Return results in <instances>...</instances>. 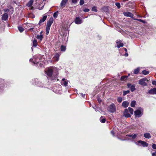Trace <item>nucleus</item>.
Segmentation results:
<instances>
[{
	"mask_svg": "<svg viewBox=\"0 0 156 156\" xmlns=\"http://www.w3.org/2000/svg\"><path fill=\"white\" fill-rule=\"evenodd\" d=\"M53 18H51L47 23L46 27V34L47 35H48L49 33L51 26L53 23Z\"/></svg>",
	"mask_w": 156,
	"mask_h": 156,
	"instance_id": "f257e3e1",
	"label": "nucleus"
},
{
	"mask_svg": "<svg viewBox=\"0 0 156 156\" xmlns=\"http://www.w3.org/2000/svg\"><path fill=\"white\" fill-rule=\"evenodd\" d=\"M149 80L147 78H143L140 79L139 81V83L140 85L143 86H147V83L145 82L146 81L148 82Z\"/></svg>",
	"mask_w": 156,
	"mask_h": 156,
	"instance_id": "f03ea898",
	"label": "nucleus"
},
{
	"mask_svg": "<svg viewBox=\"0 0 156 156\" xmlns=\"http://www.w3.org/2000/svg\"><path fill=\"white\" fill-rule=\"evenodd\" d=\"M109 111L111 112H114L116 111V108L114 104H112L109 107Z\"/></svg>",
	"mask_w": 156,
	"mask_h": 156,
	"instance_id": "7ed1b4c3",
	"label": "nucleus"
},
{
	"mask_svg": "<svg viewBox=\"0 0 156 156\" xmlns=\"http://www.w3.org/2000/svg\"><path fill=\"white\" fill-rule=\"evenodd\" d=\"M134 113L135 116L136 117H140L143 115V113L141 112V111L139 109H137L135 111Z\"/></svg>",
	"mask_w": 156,
	"mask_h": 156,
	"instance_id": "20e7f679",
	"label": "nucleus"
},
{
	"mask_svg": "<svg viewBox=\"0 0 156 156\" xmlns=\"http://www.w3.org/2000/svg\"><path fill=\"white\" fill-rule=\"evenodd\" d=\"M41 58H36L35 60H34V61H33V64H36L37 65L39 64L40 66V67H41L43 65L42 64L40 63V62L41 61Z\"/></svg>",
	"mask_w": 156,
	"mask_h": 156,
	"instance_id": "39448f33",
	"label": "nucleus"
},
{
	"mask_svg": "<svg viewBox=\"0 0 156 156\" xmlns=\"http://www.w3.org/2000/svg\"><path fill=\"white\" fill-rule=\"evenodd\" d=\"M8 7L9 9H4V12H9L10 10H11V11L10 12H11V14H12L13 12L14 11V9L13 8L12 6L9 5L8 6Z\"/></svg>",
	"mask_w": 156,
	"mask_h": 156,
	"instance_id": "423d86ee",
	"label": "nucleus"
},
{
	"mask_svg": "<svg viewBox=\"0 0 156 156\" xmlns=\"http://www.w3.org/2000/svg\"><path fill=\"white\" fill-rule=\"evenodd\" d=\"M127 86L128 88H129L131 92H133L136 90L135 86L134 84L132 85L130 83L127 84Z\"/></svg>",
	"mask_w": 156,
	"mask_h": 156,
	"instance_id": "0eeeda50",
	"label": "nucleus"
},
{
	"mask_svg": "<svg viewBox=\"0 0 156 156\" xmlns=\"http://www.w3.org/2000/svg\"><path fill=\"white\" fill-rule=\"evenodd\" d=\"M123 14L126 16L132 18L134 19L133 18V17L134 16L133 14L130 12H124L123 13Z\"/></svg>",
	"mask_w": 156,
	"mask_h": 156,
	"instance_id": "6e6552de",
	"label": "nucleus"
},
{
	"mask_svg": "<svg viewBox=\"0 0 156 156\" xmlns=\"http://www.w3.org/2000/svg\"><path fill=\"white\" fill-rule=\"evenodd\" d=\"M8 18V14L6 13H5L2 15V20L4 21H7Z\"/></svg>",
	"mask_w": 156,
	"mask_h": 156,
	"instance_id": "1a4fd4ad",
	"label": "nucleus"
},
{
	"mask_svg": "<svg viewBox=\"0 0 156 156\" xmlns=\"http://www.w3.org/2000/svg\"><path fill=\"white\" fill-rule=\"evenodd\" d=\"M53 73V70L51 69H48L46 72V73L47 75L49 77L52 76Z\"/></svg>",
	"mask_w": 156,
	"mask_h": 156,
	"instance_id": "9d476101",
	"label": "nucleus"
},
{
	"mask_svg": "<svg viewBox=\"0 0 156 156\" xmlns=\"http://www.w3.org/2000/svg\"><path fill=\"white\" fill-rule=\"evenodd\" d=\"M75 22L76 24H80L82 23V20L79 17H76L75 20Z\"/></svg>",
	"mask_w": 156,
	"mask_h": 156,
	"instance_id": "9b49d317",
	"label": "nucleus"
},
{
	"mask_svg": "<svg viewBox=\"0 0 156 156\" xmlns=\"http://www.w3.org/2000/svg\"><path fill=\"white\" fill-rule=\"evenodd\" d=\"M138 143L141 144L144 147H147L148 146V144L146 142L141 140L138 141Z\"/></svg>",
	"mask_w": 156,
	"mask_h": 156,
	"instance_id": "f8f14e48",
	"label": "nucleus"
},
{
	"mask_svg": "<svg viewBox=\"0 0 156 156\" xmlns=\"http://www.w3.org/2000/svg\"><path fill=\"white\" fill-rule=\"evenodd\" d=\"M68 0H62L60 4L61 7L63 8L65 7Z\"/></svg>",
	"mask_w": 156,
	"mask_h": 156,
	"instance_id": "ddd939ff",
	"label": "nucleus"
},
{
	"mask_svg": "<svg viewBox=\"0 0 156 156\" xmlns=\"http://www.w3.org/2000/svg\"><path fill=\"white\" fill-rule=\"evenodd\" d=\"M47 18V16H44L40 20L39 22L38 23V25H41V23L44 22L46 20Z\"/></svg>",
	"mask_w": 156,
	"mask_h": 156,
	"instance_id": "4468645a",
	"label": "nucleus"
},
{
	"mask_svg": "<svg viewBox=\"0 0 156 156\" xmlns=\"http://www.w3.org/2000/svg\"><path fill=\"white\" fill-rule=\"evenodd\" d=\"M129 105V103L128 101H124L122 104V106L123 107L126 108Z\"/></svg>",
	"mask_w": 156,
	"mask_h": 156,
	"instance_id": "2eb2a0df",
	"label": "nucleus"
},
{
	"mask_svg": "<svg viewBox=\"0 0 156 156\" xmlns=\"http://www.w3.org/2000/svg\"><path fill=\"white\" fill-rule=\"evenodd\" d=\"M148 92L149 94H156L154 88L148 90Z\"/></svg>",
	"mask_w": 156,
	"mask_h": 156,
	"instance_id": "dca6fc26",
	"label": "nucleus"
},
{
	"mask_svg": "<svg viewBox=\"0 0 156 156\" xmlns=\"http://www.w3.org/2000/svg\"><path fill=\"white\" fill-rule=\"evenodd\" d=\"M34 2L33 0H30L29 2H28L27 4V6L28 7H30L31 6H32L33 3Z\"/></svg>",
	"mask_w": 156,
	"mask_h": 156,
	"instance_id": "f3484780",
	"label": "nucleus"
},
{
	"mask_svg": "<svg viewBox=\"0 0 156 156\" xmlns=\"http://www.w3.org/2000/svg\"><path fill=\"white\" fill-rule=\"evenodd\" d=\"M144 137L147 139H150L151 138V136L149 133H145L144 134Z\"/></svg>",
	"mask_w": 156,
	"mask_h": 156,
	"instance_id": "a211bd4d",
	"label": "nucleus"
},
{
	"mask_svg": "<svg viewBox=\"0 0 156 156\" xmlns=\"http://www.w3.org/2000/svg\"><path fill=\"white\" fill-rule=\"evenodd\" d=\"M37 39H39L40 41H42L43 38V35L42 34H40V35H37L36 37Z\"/></svg>",
	"mask_w": 156,
	"mask_h": 156,
	"instance_id": "6ab92c4d",
	"label": "nucleus"
},
{
	"mask_svg": "<svg viewBox=\"0 0 156 156\" xmlns=\"http://www.w3.org/2000/svg\"><path fill=\"white\" fill-rule=\"evenodd\" d=\"M116 43L117 44V47L119 48L123 46L124 44L122 43H119L118 41H116Z\"/></svg>",
	"mask_w": 156,
	"mask_h": 156,
	"instance_id": "aec40b11",
	"label": "nucleus"
},
{
	"mask_svg": "<svg viewBox=\"0 0 156 156\" xmlns=\"http://www.w3.org/2000/svg\"><path fill=\"white\" fill-rule=\"evenodd\" d=\"M133 19L134 20H137L139 22H142L144 23H147L146 22L145 20H143L142 19H136V18H134Z\"/></svg>",
	"mask_w": 156,
	"mask_h": 156,
	"instance_id": "412c9836",
	"label": "nucleus"
},
{
	"mask_svg": "<svg viewBox=\"0 0 156 156\" xmlns=\"http://www.w3.org/2000/svg\"><path fill=\"white\" fill-rule=\"evenodd\" d=\"M37 40L34 39L33 41V46L36 47L37 46Z\"/></svg>",
	"mask_w": 156,
	"mask_h": 156,
	"instance_id": "4be33fe9",
	"label": "nucleus"
},
{
	"mask_svg": "<svg viewBox=\"0 0 156 156\" xmlns=\"http://www.w3.org/2000/svg\"><path fill=\"white\" fill-rule=\"evenodd\" d=\"M127 77L128 76H122L121 77L120 80L122 81H125V80H126Z\"/></svg>",
	"mask_w": 156,
	"mask_h": 156,
	"instance_id": "5701e85b",
	"label": "nucleus"
},
{
	"mask_svg": "<svg viewBox=\"0 0 156 156\" xmlns=\"http://www.w3.org/2000/svg\"><path fill=\"white\" fill-rule=\"evenodd\" d=\"M66 47L64 45H62L61 46L60 50L62 51H65L66 50Z\"/></svg>",
	"mask_w": 156,
	"mask_h": 156,
	"instance_id": "b1692460",
	"label": "nucleus"
},
{
	"mask_svg": "<svg viewBox=\"0 0 156 156\" xmlns=\"http://www.w3.org/2000/svg\"><path fill=\"white\" fill-rule=\"evenodd\" d=\"M136 104V101L134 100L133 101L131 102V104H130V105L131 107H135V105Z\"/></svg>",
	"mask_w": 156,
	"mask_h": 156,
	"instance_id": "393cba45",
	"label": "nucleus"
},
{
	"mask_svg": "<svg viewBox=\"0 0 156 156\" xmlns=\"http://www.w3.org/2000/svg\"><path fill=\"white\" fill-rule=\"evenodd\" d=\"M18 28L20 33L22 32L24 30V28L20 26H18Z\"/></svg>",
	"mask_w": 156,
	"mask_h": 156,
	"instance_id": "a878e982",
	"label": "nucleus"
},
{
	"mask_svg": "<svg viewBox=\"0 0 156 156\" xmlns=\"http://www.w3.org/2000/svg\"><path fill=\"white\" fill-rule=\"evenodd\" d=\"M59 54L57 53L54 57V58H55L57 61H58L59 60Z\"/></svg>",
	"mask_w": 156,
	"mask_h": 156,
	"instance_id": "bb28decb",
	"label": "nucleus"
},
{
	"mask_svg": "<svg viewBox=\"0 0 156 156\" xmlns=\"http://www.w3.org/2000/svg\"><path fill=\"white\" fill-rule=\"evenodd\" d=\"M103 116H101L100 118V120L101 122L102 123H104L106 121V119L105 118H102Z\"/></svg>",
	"mask_w": 156,
	"mask_h": 156,
	"instance_id": "cd10ccee",
	"label": "nucleus"
},
{
	"mask_svg": "<svg viewBox=\"0 0 156 156\" xmlns=\"http://www.w3.org/2000/svg\"><path fill=\"white\" fill-rule=\"evenodd\" d=\"M142 72V73L145 75L148 74L149 73L148 71H147L146 70H143Z\"/></svg>",
	"mask_w": 156,
	"mask_h": 156,
	"instance_id": "c85d7f7f",
	"label": "nucleus"
},
{
	"mask_svg": "<svg viewBox=\"0 0 156 156\" xmlns=\"http://www.w3.org/2000/svg\"><path fill=\"white\" fill-rule=\"evenodd\" d=\"M140 69L139 68H137V69H134V73L135 74H137L139 72Z\"/></svg>",
	"mask_w": 156,
	"mask_h": 156,
	"instance_id": "c756f323",
	"label": "nucleus"
},
{
	"mask_svg": "<svg viewBox=\"0 0 156 156\" xmlns=\"http://www.w3.org/2000/svg\"><path fill=\"white\" fill-rule=\"evenodd\" d=\"M123 116H125L126 118H128L129 117H130L131 116V115L129 113H127L123 114Z\"/></svg>",
	"mask_w": 156,
	"mask_h": 156,
	"instance_id": "7c9ffc66",
	"label": "nucleus"
},
{
	"mask_svg": "<svg viewBox=\"0 0 156 156\" xmlns=\"http://www.w3.org/2000/svg\"><path fill=\"white\" fill-rule=\"evenodd\" d=\"M128 109L129 112L130 113V114H133V109L132 108L130 107H129L128 108Z\"/></svg>",
	"mask_w": 156,
	"mask_h": 156,
	"instance_id": "2f4dec72",
	"label": "nucleus"
},
{
	"mask_svg": "<svg viewBox=\"0 0 156 156\" xmlns=\"http://www.w3.org/2000/svg\"><path fill=\"white\" fill-rule=\"evenodd\" d=\"M130 93V91L129 90H127L126 91H124L123 92V96H125L126 94H129Z\"/></svg>",
	"mask_w": 156,
	"mask_h": 156,
	"instance_id": "473e14b6",
	"label": "nucleus"
},
{
	"mask_svg": "<svg viewBox=\"0 0 156 156\" xmlns=\"http://www.w3.org/2000/svg\"><path fill=\"white\" fill-rule=\"evenodd\" d=\"M115 5L117 7V8L118 9H119L120 8L121 6H120V3L119 2H116L115 3Z\"/></svg>",
	"mask_w": 156,
	"mask_h": 156,
	"instance_id": "72a5a7b5",
	"label": "nucleus"
},
{
	"mask_svg": "<svg viewBox=\"0 0 156 156\" xmlns=\"http://www.w3.org/2000/svg\"><path fill=\"white\" fill-rule=\"evenodd\" d=\"M58 11H56L54 12L53 14V17L54 18H56L58 16Z\"/></svg>",
	"mask_w": 156,
	"mask_h": 156,
	"instance_id": "f704fd0d",
	"label": "nucleus"
},
{
	"mask_svg": "<svg viewBox=\"0 0 156 156\" xmlns=\"http://www.w3.org/2000/svg\"><path fill=\"white\" fill-rule=\"evenodd\" d=\"M122 98L121 97H119L118 98L117 100L119 103H121L122 101Z\"/></svg>",
	"mask_w": 156,
	"mask_h": 156,
	"instance_id": "c9c22d12",
	"label": "nucleus"
},
{
	"mask_svg": "<svg viewBox=\"0 0 156 156\" xmlns=\"http://www.w3.org/2000/svg\"><path fill=\"white\" fill-rule=\"evenodd\" d=\"M68 83L67 81H64L62 85H63L64 86L66 87L68 85Z\"/></svg>",
	"mask_w": 156,
	"mask_h": 156,
	"instance_id": "e433bc0d",
	"label": "nucleus"
},
{
	"mask_svg": "<svg viewBox=\"0 0 156 156\" xmlns=\"http://www.w3.org/2000/svg\"><path fill=\"white\" fill-rule=\"evenodd\" d=\"M92 10L93 11L97 12V8L96 7L94 6L92 8Z\"/></svg>",
	"mask_w": 156,
	"mask_h": 156,
	"instance_id": "4c0bfd02",
	"label": "nucleus"
},
{
	"mask_svg": "<svg viewBox=\"0 0 156 156\" xmlns=\"http://www.w3.org/2000/svg\"><path fill=\"white\" fill-rule=\"evenodd\" d=\"M137 136V135L136 134H134L133 135H132V139H134L136 138Z\"/></svg>",
	"mask_w": 156,
	"mask_h": 156,
	"instance_id": "58836bf2",
	"label": "nucleus"
},
{
	"mask_svg": "<svg viewBox=\"0 0 156 156\" xmlns=\"http://www.w3.org/2000/svg\"><path fill=\"white\" fill-rule=\"evenodd\" d=\"M84 3V1L83 0H80V5H82Z\"/></svg>",
	"mask_w": 156,
	"mask_h": 156,
	"instance_id": "ea45409f",
	"label": "nucleus"
},
{
	"mask_svg": "<svg viewBox=\"0 0 156 156\" xmlns=\"http://www.w3.org/2000/svg\"><path fill=\"white\" fill-rule=\"evenodd\" d=\"M128 109L127 108L125 109L123 112V114H124L127 113H128Z\"/></svg>",
	"mask_w": 156,
	"mask_h": 156,
	"instance_id": "a19ab883",
	"label": "nucleus"
},
{
	"mask_svg": "<svg viewBox=\"0 0 156 156\" xmlns=\"http://www.w3.org/2000/svg\"><path fill=\"white\" fill-rule=\"evenodd\" d=\"M152 148L156 150V144H154L152 145Z\"/></svg>",
	"mask_w": 156,
	"mask_h": 156,
	"instance_id": "79ce46f5",
	"label": "nucleus"
},
{
	"mask_svg": "<svg viewBox=\"0 0 156 156\" xmlns=\"http://www.w3.org/2000/svg\"><path fill=\"white\" fill-rule=\"evenodd\" d=\"M98 101L99 104L101 103L102 101L101 99L99 97L98 98Z\"/></svg>",
	"mask_w": 156,
	"mask_h": 156,
	"instance_id": "37998d69",
	"label": "nucleus"
},
{
	"mask_svg": "<svg viewBox=\"0 0 156 156\" xmlns=\"http://www.w3.org/2000/svg\"><path fill=\"white\" fill-rule=\"evenodd\" d=\"M1 83V81H0V83ZM3 86H4L3 84H0V89H2L3 88Z\"/></svg>",
	"mask_w": 156,
	"mask_h": 156,
	"instance_id": "c03bdc74",
	"label": "nucleus"
},
{
	"mask_svg": "<svg viewBox=\"0 0 156 156\" xmlns=\"http://www.w3.org/2000/svg\"><path fill=\"white\" fill-rule=\"evenodd\" d=\"M111 134L113 136H115V132L113 130H112L111 132Z\"/></svg>",
	"mask_w": 156,
	"mask_h": 156,
	"instance_id": "a18cd8bd",
	"label": "nucleus"
},
{
	"mask_svg": "<svg viewBox=\"0 0 156 156\" xmlns=\"http://www.w3.org/2000/svg\"><path fill=\"white\" fill-rule=\"evenodd\" d=\"M83 11L85 12H88L89 11V9H85L83 10Z\"/></svg>",
	"mask_w": 156,
	"mask_h": 156,
	"instance_id": "49530a36",
	"label": "nucleus"
},
{
	"mask_svg": "<svg viewBox=\"0 0 156 156\" xmlns=\"http://www.w3.org/2000/svg\"><path fill=\"white\" fill-rule=\"evenodd\" d=\"M152 84L154 85H155L156 86V81L154 80L152 81Z\"/></svg>",
	"mask_w": 156,
	"mask_h": 156,
	"instance_id": "de8ad7c7",
	"label": "nucleus"
},
{
	"mask_svg": "<svg viewBox=\"0 0 156 156\" xmlns=\"http://www.w3.org/2000/svg\"><path fill=\"white\" fill-rule=\"evenodd\" d=\"M72 1L73 3H76L77 2V0H72Z\"/></svg>",
	"mask_w": 156,
	"mask_h": 156,
	"instance_id": "09e8293b",
	"label": "nucleus"
},
{
	"mask_svg": "<svg viewBox=\"0 0 156 156\" xmlns=\"http://www.w3.org/2000/svg\"><path fill=\"white\" fill-rule=\"evenodd\" d=\"M152 156H156V152H155L153 153L152 154Z\"/></svg>",
	"mask_w": 156,
	"mask_h": 156,
	"instance_id": "8fccbe9b",
	"label": "nucleus"
},
{
	"mask_svg": "<svg viewBox=\"0 0 156 156\" xmlns=\"http://www.w3.org/2000/svg\"><path fill=\"white\" fill-rule=\"evenodd\" d=\"M30 7V10H34L35 9V8L34 7L32 6H31V7Z\"/></svg>",
	"mask_w": 156,
	"mask_h": 156,
	"instance_id": "3c124183",
	"label": "nucleus"
},
{
	"mask_svg": "<svg viewBox=\"0 0 156 156\" xmlns=\"http://www.w3.org/2000/svg\"><path fill=\"white\" fill-rule=\"evenodd\" d=\"M30 62H32V63H33V61H33V59L32 58H31L30 59Z\"/></svg>",
	"mask_w": 156,
	"mask_h": 156,
	"instance_id": "603ef678",
	"label": "nucleus"
},
{
	"mask_svg": "<svg viewBox=\"0 0 156 156\" xmlns=\"http://www.w3.org/2000/svg\"><path fill=\"white\" fill-rule=\"evenodd\" d=\"M132 135L130 134H128L127 136L129 137H132Z\"/></svg>",
	"mask_w": 156,
	"mask_h": 156,
	"instance_id": "864d4df0",
	"label": "nucleus"
},
{
	"mask_svg": "<svg viewBox=\"0 0 156 156\" xmlns=\"http://www.w3.org/2000/svg\"><path fill=\"white\" fill-rule=\"evenodd\" d=\"M125 55L126 57L128 56V53H126L125 54Z\"/></svg>",
	"mask_w": 156,
	"mask_h": 156,
	"instance_id": "5fc2aeb1",
	"label": "nucleus"
},
{
	"mask_svg": "<svg viewBox=\"0 0 156 156\" xmlns=\"http://www.w3.org/2000/svg\"><path fill=\"white\" fill-rule=\"evenodd\" d=\"M66 80V79L65 78H63L62 79V81H65V80Z\"/></svg>",
	"mask_w": 156,
	"mask_h": 156,
	"instance_id": "6e6d98bb",
	"label": "nucleus"
},
{
	"mask_svg": "<svg viewBox=\"0 0 156 156\" xmlns=\"http://www.w3.org/2000/svg\"><path fill=\"white\" fill-rule=\"evenodd\" d=\"M124 49L125 51L126 52H127V49H126V48H125Z\"/></svg>",
	"mask_w": 156,
	"mask_h": 156,
	"instance_id": "4d7b16f0",
	"label": "nucleus"
},
{
	"mask_svg": "<svg viewBox=\"0 0 156 156\" xmlns=\"http://www.w3.org/2000/svg\"><path fill=\"white\" fill-rule=\"evenodd\" d=\"M154 88L155 91V93H156V88Z\"/></svg>",
	"mask_w": 156,
	"mask_h": 156,
	"instance_id": "13d9d810",
	"label": "nucleus"
},
{
	"mask_svg": "<svg viewBox=\"0 0 156 156\" xmlns=\"http://www.w3.org/2000/svg\"><path fill=\"white\" fill-rule=\"evenodd\" d=\"M43 31H41L40 33V34H42V33H43Z\"/></svg>",
	"mask_w": 156,
	"mask_h": 156,
	"instance_id": "bf43d9fd",
	"label": "nucleus"
},
{
	"mask_svg": "<svg viewBox=\"0 0 156 156\" xmlns=\"http://www.w3.org/2000/svg\"><path fill=\"white\" fill-rule=\"evenodd\" d=\"M33 29V28H30V30H32V29Z\"/></svg>",
	"mask_w": 156,
	"mask_h": 156,
	"instance_id": "052dcab7",
	"label": "nucleus"
},
{
	"mask_svg": "<svg viewBox=\"0 0 156 156\" xmlns=\"http://www.w3.org/2000/svg\"><path fill=\"white\" fill-rule=\"evenodd\" d=\"M123 1H128V0H123Z\"/></svg>",
	"mask_w": 156,
	"mask_h": 156,
	"instance_id": "680f3d73",
	"label": "nucleus"
},
{
	"mask_svg": "<svg viewBox=\"0 0 156 156\" xmlns=\"http://www.w3.org/2000/svg\"><path fill=\"white\" fill-rule=\"evenodd\" d=\"M46 0H43V1H45Z\"/></svg>",
	"mask_w": 156,
	"mask_h": 156,
	"instance_id": "e2e57ef3",
	"label": "nucleus"
}]
</instances>
